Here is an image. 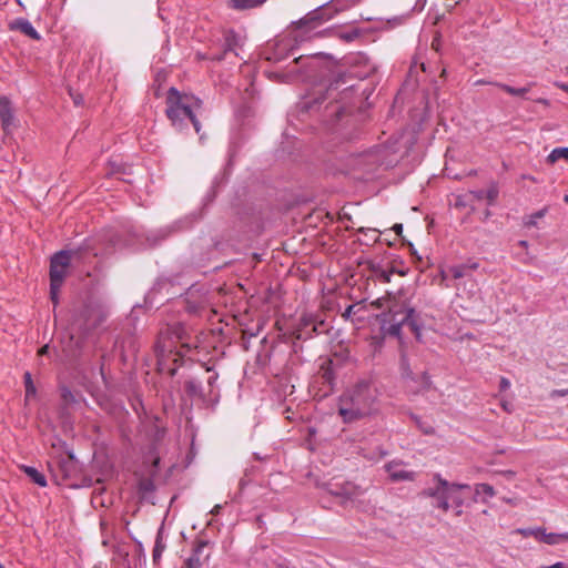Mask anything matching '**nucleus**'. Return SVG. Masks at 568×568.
Listing matches in <instances>:
<instances>
[{"label": "nucleus", "mask_w": 568, "mask_h": 568, "mask_svg": "<svg viewBox=\"0 0 568 568\" xmlns=\"http://www.w3.org/2000/svg\"><path fill=\"white\" fill-rule=\"evenodd\" d=\"M379 392L372 379H358L339 398L338 414L344 423H353L376 409Z\"/></svg>", "instance_id": "obj_1"}, {"label": "nucleus", "mask_w": 568, "mask_h": 568, "mask_svg": "<svg viewBox=\"0 0 568 568\" xmlns=\"http://www.w3.org/2000/svg\"><path fill=\"white\" fill-rule=\"evenodd\" d=\"M201 104V100L194 95L181 93L176 89L171 88L166 97V115L179 130H183L189 124H192L195 132L199 133L200 123L196 115Z\"/></svg>", "instance_id": "obj_2"}, {"label": "nucleus", "mask_w": 568, "mask_h": 568, "mask_svg": "<svg viewBox=\"0 0 568 568\" xmlns=\"http://www.w3.org/2000/svg\"><path fill=\"white\" fill-rule=\"evenodd\" d=\"M434 485L424 489L422 495L425 497L433 498L435 500L434 506L442 509L443 511H448L450 504L455 506V508H460L465 504V498L463 495L464 490H469L470 486L467 484H456L449 483L444 479L439 474H435L433 476Z\"/></svg>", "instance_id": "obj_3"}, {"label": "nucleus", "mask_w": 568, "mask_h": 568, "mask_svg": "<svg viewBox=\"0 0 568 568\" xmlns=\"http://www.w3.org/2000/svg\"><path fill=\"white\" fill-rule=\"evenodd\" d=\"M170 344H163L158 346V362L160 371H164L166 356L172 355V347L174 343H180L183 347L191 348L194 344L190 341L191 337L183 322H172L168 326Z\"/></svg>", "instance_id": "obj_4"}, {"label": "nucleus", "mask_w": 568, "mask_h": 568, "mask_svg": "<svg viewBox=\"0 0 568 568\" xmlns=\"http://www.w3.org/2000/svg\"><path fill=\"white\" fill-rule=\"evenodd\" d=\"M75 254L73 251H61L53 255L50 265V294L53 301L57 300L58 292L63 283L67 274L68 266L72 256Z\"/></svg>", "instance_id": "obj_5"}, {"label": "nucleus", "mask_w": 568, "mask_h": 568, "mask_svg": "<svg viewBox=\"0 0 568 568\" xmlns=\"http://www.w3.org/2000/svg\"><path fill=\"white\" fill-rule=\"evenodd\" d=\"M332 366L333 362L331 359L324 361L315 378V383L322 385V396H327L334 388L335 376Z\"/></svg>", "instance_id": "obj_6"}, {"label": "nucleus", "mask_w": 568, "mask_h": 568, "mask_svg": "<svg viewBox=\"0 0 568 568\" xmlns=\"http://www.w3.org/2000/svg\"><path fill=\"white\" fill-rule=\"evenodd\" d=\"M327 490L333 496L342 497L343 503L353 501V499L358 497L362 493L359 487L348 481L329 483Z\"/></svg>", "instance_id": "obj_7"}, {"label": "nucleus", "mask_w": 568, "mask_h": 568, "mask_svg": "<svg viewBox=\"0 0 568 568\" xmlns=\"http://www.w3.org/2000/svg\"><path fill=\"white\" fill-rule=\"evenodd\" d=\"M420 322H383L381 327L382 332L389 336L399 337L400 328L403 325H407L409 329L415 334L417 339H420Z\"/></svg>", "instance_id": "obj_8"}, {"label": "nucleus", "mask_w": 568, "mask_h": 568, "mask_svg": "<svg viewBox=\"0 0 568 568\" xmlns=\"http://www.w3.org/2000/svg\"><path fill=\"white\" fill-rule=\"evenodd\" d=\"M400 462H390L385 465V469L392 481H413L416 473L400 468Z\"/></svg>", "instance_id": "obj_9"}, {"label": "nucleus", "mask_w": 568, "mask_h": 568, "mask_svg": "<svg viewBox=\"0 0 568 568\" xmlns=\"http://www.w3.org/2000/svg\"><path fill=\"white\" fill-rule=\"evenodd\" d=\"M185 392L191 397H197L204 399L206 396V388L202 385V382L197 378H190L185 382Z\"/></svg>", "instance_id": "obj_10"}, {"label": "nucleus", "mask_w": 568, "mask_h": 568, "mask_svg": "<svg viewBox=\"0 0 568 568\" xmlns=\"http://www.w3.org/2000/svg\"><path fill=\"white\" fill-rule=\"evenodd\" d=\"M11 103L7 97H0V121L3 130H6L12 122Z\"/></svg>", "instance_id": "obj_11"}, {"label": "nucleus", "mask_w": 568, "mask_h": 568, "mask_svg": "<svg viewBox=\"0 0 568 568\" xmlns=\"http://www.w3.org/2000/svg\"><path fill=\"white\" fill-rule=\"evenodd\" d=\"M12 29H17L21 31L23 34L30 37L31 39L39 40L40 34L37 32V30L32 27V24L24 19H19L12 23Z\"/></svg>", "instance_id": "obj_12"}, {"label": "nucleus", "mask_w": 568, "mask_h": 568, "mask_svg": "<svg viewBox=\"0 0 568 568\" xmlns=\"http://www.w3.org/2000/svg\"><path fill=\"white\" fill-rule=\"evenodd\" d=\"M539 541L545 542L547 545H559L568 541V532H546L545 529H542V532H540Z\"/></svg>", "instance_id": "obj_13"}, {"label": "nucleus", "mask_w": 568, "mask_h": 568, "mask_svg": "<svg viewBox=\"0 0 568 568\" xmlns=\"http://www.w3.org/2000/svg\"><path fill=\"white\" fill-rule=\"evenodd\" d=\"M407 386L414 393H420L423 390H427L432 386V381L426 373H423L420 377L416 376L415 383H407Z\"/></svg>", "instance_id": "obj_14"}, {"label": "nucleus", "mask_w": 568, "mask_h": 568, "mask_svg": "<svg viewBox=\"0 0 568 568\" xmlns=\"http://www.w3.org/2000/svg\"><path fill=\"white\" fill-rule=\"evenodd\" d=\"M471 194L478 200H486L491 205L498 196V190L495 185H491L488 190H479L471 192Z\"/></svg>", "instance_id": "obj_15"}, {"label": "nucleus", "mask_w": 568, "mask_h": 568, "mask_svg": "<svg viewBox=\"0 0 568 568\" xmlns=\"http://www.w3.org/2000/svg\"><path fill=\"white\" fill-rule=\"evenodd\" d=\"M265 1L266 0H231V6L236 10H246L260 7Z\"/></svg>", "instance_id": "obj_16"}, {"label": "nucleus", "mask_w": 568, "mask_h": 568, "mask_svg": "<svg viewBox=\"0 0 568 568\" xmlns=\"http://www.w3.org/2000/svg\"><path fill=\"white\" fill-rule=\"evenodd\" d=\"M477 267V264L473 265H457L448 270V273L456 280L463 278L469 275V272Z\"/></svg>", "instance_id": "obj_17"}, {"label": "nucleus", "mask_w": 568, "mask_h": 568, "mask_svg": "<svg viewBox=\"0 0 568 568\" xmlns=\"http://www.w3.org/2000/svg\"><path fill=\"white\" fill-rule=\"evenodd\" d=\"M23 470L37 485H39L41 487L47 486V480H45L44 475L41 474L40 471H38V469L30 467V466H24Z\"/></svg>", "instance_id": "obj_18"}, {"label": "nucleus", "mask_w": 568, "mask_h": 568, "mask_svg": "<svg viewBox=\"0 0 568 568\" xmlns=\"http://www.w3.org/2000/svg\"><path fill=\"white\" fill-rule=\"evenodd\" d=\"M207 545L206 541H201L197 544L195 550H194V555L192 557H190L186 561H185V568H200L201 566V562H200V559L197 557V555L202 551V549Z\"/></svg>", "instance_id": "obj_19"}, {"label": "nucleus", "mask_w": 568, "mask_h": 568, "mask_svg": "<svg viewBox=\"0 0 568 568\" xmlns=\"http://www.w3.org/2000/svg\"><path fill=\"white\" fill-rule=\"evenodd\" d=\"M400 369H402V375L406 379L407 383L416 382V375L410 369L408 361L405 355H402V358H400Z\"/></svg>", "instance_id": "obj_20"}, {"label": "nucleus", "mask_w": 568, "mask_h": 568, "mask_svg": "<svg viewBox=\"0 0 568 568\" xmlns=\"http://www.w3.org/2000/svg\"><path fill=\"white\" fill-rule=\"evenodd\" d=\"M564 159L568 161V148H556L547 156V162L554 164L558 160Z\"/></svg>", "instance_id": "obj_21"}, {"label": "nucleus", "mask_w": 568, "mask_h": 568, "mask_svg": "<svg viewBox=\"0 0 568 568\" xmlns=\"http://www.w3.org/2000/svg\"><path fill=\"white\" fill-rule=\"evenodd\" d=\"M496 87H498L499 89H501L503 91H505L506 93L510 94V95H516V97H523L525 95L529 89L528 88H513L508 84H505V83H494Z\"/></svg>", "instance_id": "obj_22"}, {"label": "nucleus", "mask_w": 568, "mask_h": 568, "mask_svg": "<svg viewBox=\"0 0 568 568\" xmlns=\"http://www.w3.org/2000/svg\"><path fill=\"white\" fill-rule=\"evenodd\" d=\"M480 494H485L488 497H494L496 495V491H495L493 486H490L489 484H484L483 483V484H477L475 486L474 501H477V497Z\"/></svg>", "instance_id": "obj_23"}, {"label": "nucleus", "mask_w": 568, "mask_h": 568, "mask_svg": "<svg viewBox=\"0 0 568 568\" xmlns=\"http://www.w3.org/2000/svg\"><path fill=\"white\" fill-rule=\"evenodd\" d=\"M546 214V209H542L540 211H537L530 215H528L526 219H525V226L527 227H531V226H536L538 221L540 219H542Z\"/></svg>", "instance_id": "obj_24"}, {"label": "nucleus", "mask_w": 568, "mask_h": 568, "mask_svg": "<svg viewBox=\"0 0 568 568\" xmlns=\"http://www.w3.org/2000/svg\"><path fill=\"white\" fill-rule=\"evenodd\" d=\"M24 387H26V398H30L36 395V387L33 385L31 374L24 373Z\"/></svg>", "instance_id": "obj_25"}, {"label": "nucleus", "mask_w": 568, "mask_h": 568, "mask_svg": "<svg viewBox=\"0 0 568 568\" xmlns=\"http://www.w3.org/2000/svg\"><path fill=\"white\" fill-rule=\"evenodd\" d=\"M517 532L520 534L524 537L532 536L537 540H540V532H542V528L541 527H537V528H519V529H517Z\"/></svg>", "instance_id": "obj_26"}, {"label": "nucleus", "mask_w": 568, "mask_h": 568, "mask_svg": "<svg viewBox=\"0 0 568 568\" xmlns=\"http://www.w3.org/2000/svg\"><path fill=\"white\" fill-rule=\"evenodd\" d=\"M390 275L392 273L386 270L378 268L375 271V276L384 283H388L390 281Z\"/></svg>", "instance_id": "obj_27"}, {"label": "nucleus", "mask_w": 568, "mask_h": 568, "mask_svg": "<svg viewBox=\"0 0 568 568\" xmlns=\"http://www.w3.org/2000/svg\"><path fill=\"white\" fill-rule=\"evenodd\" d=\"M305 326H312L313 331H323L326 328V322H303Z\"/></svg>", "instance_id": "obj_28"}, {"label": "nucleus", "mask_w": 568, "mask_h": 568, "mask_svg": "<svg viewBox=\"0 0 568 568\" xmlns=\"http://www.w3.org/2000/svg\"><path fill=\"white\" fill-rule=\"evenodd\" d=\"M206 373L209 374L206 378V387L209 388V392H212L213 385L217 379V374L212 373L210 369H207Z\"/></svg>", "instance_id": "obj_29"}, {"label": "nucleus", "mask_w": 568, "mask_h": 568, "mask_svg": "<svg viewBox=\"0 0 568 568\" xmlns=\"http://www.w3.org/2000/svg\"><path fill=\"white\" fill-rule=\"evenodd\" d=\"M164 549V546L161 544V541L158 539L153 549V560L156 561Z\"/></svg>", "instance_id": "obj_30"}, {"label": "nucleus", "mask_w": 568, "mask_h": 568, "mask_svg": "<svg viewBox=\"0 0 568 568\" xmlns=\"http://www.w3.org/2000/svg\"><path fill=\"white\" fill-rule=\"evenodd\" d=\"M415 317V310L412 307H405V313L402 320H414Z\"/></svg>", "instance_id": "obj_31"}, {"label": "nucleus", "mask_w": 568, "mask_h": 568, "mask_svg": "<svg viewBox=\"0 0 568 568\" xmlns=\"http://www.w3.org/2000/svg\"><path fill=\"white\" fill-rule=\"evenodd\" d=\"M61 396L65 403L74 400L72 393L67 388L62 389Z\"/></svg>", "instance_id": "obj_32"}, {"label": "nucleus", "mask_w": 568, "mask_h": 568, "mask_svg": "<svg viewBox=\"0 0 568 568\" xmlns=\"http://www.w3.org/2000/svg\"><path fill=\"white\" fill-rule=\"evenodd\" d=\"M235 40V36L234 34H230L226 37V44H227V48H226V51H231L233 50V41Z\"/></svg>", "instance_id": "obj_33"}, {"label": "nucleus", "mask_w": 568, "mask_h": 568, "mask_svg": "<svg viewBox=\"0 0 568 568\" xmlns=\"http://www.w3.org/2000/svg\"><path fill=\"white\" fill-rule=\"evenodd\" d=\"M568 395V388L566 389H556L551 393V397L556 396H567Z\"/></svg>", "instance_id": "obj_34"}, {"label": "nucleus", "mask_w": 568, "mask_h": 568, "mask_svg": "<svg viewBox=\"0 0 568 568\" xmlns=\"http://www.w3.org/2000/svg\"><path fill=\"white\" fill-rule=\"evenodd\" d=\"M510 386V382L507 378H501L500 381V388L507 389Z\"/></svg>", "instance_id": "obj_35"}, {"label": "nucleus", "mask_w": 568, "mask_h": 568, "mask_svg": "<svg viewBox=\"0 0 568 568\" xmlns=\"http://www.w3.org/2000/svg\"><path fill=\"white\" fill-rule=\"evenodd\" d=\"M546 568H568V566L566 564L559 561L554 565L547 566Z\"/></svg>", "instance_id": "obj_36"}, {"label": "nucleus", "mask_w": 568, "mask_h": 568, "mask_svg": "<svg viewBox=\"0 0 568 568\" xmlns=\"http://www.w3.org/2000/svg\"><path fill=\"white\" fill-rule=\"evenodd\" d=\"M393 230L395 231V233H396L397 235H400V234H402V232H403V225H402V224H395V225L393 226Z\"/></svg>", "instance_id": "obj_37"}, {"label": "nucleus", "mask_w": 568, "mask_h": 568, "mask_svg": "<svg viewBox=\"0 0 568 568\" xmlns=\"http://www.w3.org/2000/svg\"><path fill=\"white\" fill-rule=\"evenodd\" d=\"M221 509H222V506H221V505H215V506L213 507V509L211 510V514H212V515H219Z\"/></svg>", "instance_id": "obj_38"}, {"label": "nucleus", "mask_w": 568, "mask_h": 568, "mask_svg": "<svg viewBox=\"0 0 568 568\" xmlns=\"http://www.w3.org/2000/svg\"><path fill=\"white\" fill-rule=\"evenodd\" d=\"M48 351H49V345L47 344V345L42 346V347L39 349V355H44V354H47V353H48Z\"/></svg>", "instance_id": "obj_39"}, {"label": "nucleus", "mask_w": 568, "mask_h": 568, "mask_svg": "<svg viewBox=\"0 0 568 568\" xmlns=\"http://www.w3.org/2000/svg\"><path fill=\"white\" fill-rule=\"evenodd\" d=\"M537 102L541 103V104H544L546 106L549 105V101L547 99H544V98L538 99Z\"/></svg>", "instance_id": "obj_40"}, {"label": "nucleus", "mask_w": 568, "mask_h": 568, "mask_svg": "<svg viewBox=\"0 0 568 568\" xmlns=\"http://www.w3.org/2000/svg\"><path fill=\"white\" fill-rule=\"evenodd\" d=\"M518 245H519L520 247H523V248H527V247H528V242L523 240V241H519V242H518Z\"/></svg>", "instance_id": "obj_41"}, {"label": "nucleus", "mask_w": 568, "mask_h": 568, "mask_svg": "<svg viewBox=\"0 0 568 568\" xmlns=\"http://www.w3.org/2000/svg\"><path fill=\"white\" fill-rule=\"evenodd\" d=\"M561 90L568 92V84L566 83H560V84H557Z\"/></svg>", "instance_id": "obj_42"}, {"label": "nucleus", "mask_w": 568, "mask_h": 568, "mask_svg": "<svg viewBox=\"0 0 568 568\" xmlns=\"http://www.w3.org/2000/svg\"><path fill=\"white\" fill-rule=\"evenodd\" d=\"M274 323H275V326H277V327H278V329H280V331H282V329H283V326H282L281 324H282V323H284V324H285L286 322H280V321H276V322H274Z\"/></svg>", "instance_id": "obj_43"}, {"label": "nucleus", "mask_w": 568, "mask_h": 568, "mask_svg": "<svg viewBox=\"0 0 568 568\" xmlns=\"http://www.w3.org/2000/svg\"><path fill=\"white\" fill-rule=\"evenodd\" d=\"M488 82L485 81V80H478L475 82V85H480V84H487Z\"/></svg>", "instance_id": "obj_44"}, {"label": "nucleus", "mask_w": 568, "mask_h": 568, "mask_svg": "<svg viewBox=\"0 0 568 568\" xmlns=\"http://www.w3.org/2000/svg\"><path fill=\"white\" fill-rule=\"evenodd\" d=\"M168 372H169V374H170L171 376H173V375L175 374V372H176V368H175V367H173V368H168Z\"/></svg>", "instance_id": "obj_45"}, {"label": "nucleus", "mask_w": 568, "mask_h": 568, "mask_svg": "<svg viewBox=\"0 0 568 568\" xmlns=\"http://www.w3.org/2000/svg\"><path fill=\"white\" fill-rule=\"evenodd\" d=\"M469 286H470V292H473L474 288L476 287V284L473 281H469Z\"/></svg>", "instance_id": "obj_46"}, {"label": "nucleus", "mask_w": 568, "mask_h": 568, "mask_svg": "<svg viewBox=\"0 0 568 568\" xmlns=\"http://www.w3.org/2000/svg\"><path fill=\"white\" fill-rule=\"evenodd\" d=\"M462 513H463L462 507L460 508H456V511H455L456 516H460Z\"/></svg>", "instance_id": "obj_47"}, {"label": "nucleus", "mask_w": 568, "mask_h": 568, "mask_svg": "<svg viewBox=\"0 0 568 568\" xmlns=\"http://www.w3.org/2000/svg\"><path fill=\"white\" fill-rule=\"evenodd\" d=\"M400 314H402V312L396 311V310H393V315H394V316H398V315H400Z\"/></svg>", "instance_id": "obj_48"}, {"label": "nucleus", "mask_w": 568, "mask_h": 568, "mask_svg": "<svg viewBox=\"0 0 568 568\" xmlns=\"http://www.w3.org/2000/svg\"><path fill=\"white\" fill-rule=\"evenodd\" d=\"M352 307H353V306H348V307L346 308V312L343 314V316L347 315V314L349 313V311L352 310Z\"/></svg>", "instance_id": "obj_49"}, {"label": "nucleus", "mask_w": 568, "mask_h": 568, "mask_svg": "<svg viewBox=\"0 0 568 568\" xmlns=\"http://www.w3.org/2000/svg\"><path fill=\"white\" fill-rule=\"evenodd\" d=\"M150 486H151V484H150V483H148V484H145V485H144V488H145V489H149V487H150Z\"/></svg>", "instance_id": "obj_50"}, {"label": "nucleus", "mask_w": 568, "mask_h": 568, "mask_svg": "<svg viewBox=\"0 0 568 568\" xmlns=\"http://www.w3.org/2000/svg\"><path fill=\"white\" fill-rule=\"evenodd\" d=\"M564 201L568 203V195H565Z\"/></svg>", "instance_id": "obj_51"}, {"label": "nucleus", "mask_w": 568, "mask_h": 568, "mask_svg": "<svg viewBox=\"0 0 568 568\" xmlns=\"http://www.w3.org/2000/svg\"><path fill=\"white\" fill-rule=\"evenodd\" d=\"M455 2V4H458L460 2V0H453Z\"/></svg>", "instance_id": "obj_52"}, {"label": "nucleus", "mask_w": 568, "mask_h": 568, "mask_svg": "<svg viewBox=\"0 0 568 568\" xmlns=\"http://www.w3.org/2000/svg\"><path fill=\"white\" fill-rule=\"evenodd\" d=\"M0 568H4L3 565L0 562Z\"/></svg>", "instance_id": "obj_53"}]
</instances>
